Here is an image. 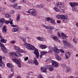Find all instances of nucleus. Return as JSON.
Segmentation results:
<instances>
[{
    "label": "nucleus",
    "mask_w": 78,
    "mask_h": 78,
    "mask_svg": "<svg viewBox=\"0 0 78 78\" xmlns=\"http://www.w3.org/2000/svg\"><path fill=\"white\" fill-rule=\"evenodd\" d=\"M46 62H52V60H51V59L49 58L47 59L46 61Z\"/></svg>",
    "instance_id": "37"
},
{
    "label": "nucleus",
    "mask_w": 78,
    "mask_h": 78,
    "mask_svg": "<svg viewBox=\"0 0 78 78\" xmlns=\"http://www.w3.org/2000/svg\"><path fill=\"white\" fill-rule=\"evenodd\" d=\"M5 16L6 18H9L11 17V15H10V14L9 13H6L5 14Z\"/></svg>",
    "instance_id": "30"
},
{
    "label": "nucleus",
    "mask_w": 78,
    "mask_h": 78,
    "mask_svg": "<svg viewBox=\"0 0 78 78\" xmlns=\"http://www.w3.org/2000/svg\"><path fill=\"white\" fill-rule=\"evenodd\" d=\"M4 53H8V50L6 49V48L5 47L3 48V50H2Z\"/></svg>",
    "instance_id": "32"
},
{
    "label": "nucleus",
    "mask_w": 78,
    "mask_h": 78,
    "mask_svg": "<svg viewBox=\"0 0 78 78\" xmlns=\"http://www.w3.org/2000/svg\"><path fill=\"white\" fill-rule=\"evenodd\" d=\"M52 18H50V17H47L45 19V20L46 21H48V22H49V21H51V20Z\"/></svg>",
    "instance_id": "34"
},
{
    "label": "nucleus",
    "mask_w": 78,
    "mask_h": 78,
    "mask_svg": "<svg viewBox=\"0 0 78 78\" xmlns=\"http://www.w3.org/2000/svg\"><path fill=\"white\" fill-rule=\"evenodd\" d=\"M60 12H63V10L62 9H60Z\"/></svg>",
    "instance_id": "64"
},
{
    "label": "nucleus",
    "mask_w": 78,
    "mask_h": 78,
    "mask_svg": "<svg viewBox=\"0 0 78 78\" xmlns=\"http://www.w3.org/2000/svg\"><path fill=\"white\" fill-rule=\"evenodd\" d=\"M13 75H14V74H11L10 75L9 77L10 78H11L12 76H13Z\"/></svg>",
    "instance_id": "55"
},
{
    "label": "nucleus",
    "mask_w": 78,
    "mask_h": 78,
    "mask_svg": "<svg viewBox=\"0 0 78 78\" xmlns=\"http://www.w3.org/2000/svg\"><path fill=\"white\" fill-rule=\"evenodd\" d=\"M51 24H53V25L56 24L55 21V20L53 19V18H52V19L51 20Z\"/></svg>",
    "instance_id": "31"
},
{
    "label": "nucleus",
    "mask_w": 78,
    "mask_h": 78,
    "mask_svg": "<svg viewBox=\"0 0 78 78\" xmlns=\"http://www.w3.org/2000/svg\"><path fill=\"white\" fill-rule=\"evenodd\" d=\"M7 66L10 69H13L14 68L13 65L11 63H7Z\"/></svg>",
    "instance_id": "23"
},
{
    "label": "nucleus",
    "mask_w": 78,
    "mask_h": 78,
    "mask_svg": "<svg viewBox=\"0 0 78 78\" xmlns=\"http://www.w3.org/2000/svg\"><path fill=\"white\" fill-rule=\"evenodd\" d=\"M2 56H0V66L2 68H4L5 67V64L2 61Z\"/></svg>",
    "instance_id": "9"
},
{
    "label": "nucleus",
    "mask_w": 78,
    "mask_h": 78,
    "mask_svg": "<svg viewBox=\"0 0 78 78\" xmlns=\"http://www.w3.org/2000/svg\"><path fill=\"white\" fill-rule=\"evenodd\" d=\"M54 9L56 11V12H59V9L58 8H56V7H54Z\"/></svg>",
    "instance_id": "43"
},
{
    "label": "nucleus",
    "mask_w": 78,
    "mask_h": 78,
    "mask_svg": "<svg viewBox=\"0 0 78 78\" xmlns=\"http://www.w3.org/2000/svg\"><path fill=\"white\" fill-rule=\"evenodd\" d=\"M12 30L13 32H17V28H13L12 29Z\"/></svg>",
    "instance_id": "35"
},
{
    "label": "nucleus",
    "mask_w": 78,
    "mask_h": 78,
    "mask_svg": "<svg viewBox=\"0 0 78 78\" xmlns=\"http://www.w3.org/2000/svg\"><path fill=\"white\" fill-rule=\"evenodd\" d=\"M60 52H61L62 53H65L64 51V50H63V49L60 50Z\"/></svg>",
    "instance_id": "48"
},
{
    "label": "nucleus",
    "mask_w": 78,
    "mask_h": 78,
    "mask_svg": "<svg viewBox=\"0 0 78 78\" xmlns=\"http://www.w3.org/2000/svg\"><path fill=\"white\" fill-rule=\"evenodd\" d=\"M61 34L62 36L63 39H65L66 38H68L69 36H67V35L65 34L64 33H61Z\"/></svg>",
    "instance_id": "20"
},
{
    "label": "nucleus",
    "mask_w": 78,
    "mask_h": 78,
    "mask_svg": "<svg viewBox=\"0 0 78 78\" xmlns=\"http://www.w3.org/2000/svg\"><path fill=\"white\" fill-rule=\"evenodd\" d=\"M39 47L41 48V49H45L46 48V47H47L46 45L43 44L40 45Z\"/></svg>",
    "instance_id": "25"
},
{
    "label": "nucleus",
    "mask_w": 78,
    "mask_h": 78,
    "mask_svg": "<svg viewBox=\"0 0 78 78\" xmlns=\"http://www.w3.org/2000/svg\"><path fill=\"white\" fill-rule=\"evenodd\" d=\"M54 49V51L55 52V53H59L60 51V50L56 48V47H55Z\"/></svg>",
    "instance_id": "27"
},
{
    "label": "nucleus",
    "mask_w": 78,
    "mask_h": 78,
    "mask_svg": "<svg viewBox=\"0 0 78 78\" xmlns=\"http://www.w3.org/2000/svg\"><path fill=\"white\" fill-rule=\"evenodd\" d=\"M20 14H18L16 17L17 18L16 19V21L17 22H19L20 21Z\"/></svg>",
    "instance_id": "28"
},
{
    "label": "nucleus",
    "mask_w": 78,
    "mask_h": 78,
    "mask_svg": "<svg viewBox=\"0 0 78 78\" xmlns=\"http://www.w3.org/2000/svg\"><path fill=\"white\" fill-rule=\"evenodd\" d=\"M12 60L13 61L15 62H16L19 67H21V65H20V62L17 59L12 58Z\"/></svg>",
    "instance_id": "10"
},
{
    "label": "nucleus",
    "mask_w": 78,
    "mask_h": 78,
    "mask_svg": "<svg viewBox=\"0 0 78 78\" xmlns=\"http://www.w3.org/2000/svg\"><path fill=\"white\" fill-rule=\"evenodd\" d=\"M55 5L56 7L58 8H63L64 7V5L63 4V3L60 2H59L58 3L56 4Z\"/></svg>",
    "instance_id": "11"
},
{
    "label": "nucleus",
    "mask_w": 78,
    "mask_h": 78,
    "mask_svg": "<svg viewBox=\"0 0 78 78\" xmlns=\"http://www.w3.org/2000/svg\"><path fill=\"white\" fill-rule=\"evenodd\" d=\"M56 41V42H58V43H59V42H60V40L58 39V38L57 39V40Z\"/></svg>",
    "instance_id": "59"
},
{
    "label": "nucleus",
    "mask_w": 78,
    "mask_h": 78,
    "mask_svg": "<svg viewBox=\"0 0 78 78\" xmlns=\"http://www.w3.org/2000/svg\"><path fill=\"white\" fill-rule=\"evenodd\" d=\"M36 39H37V40H39V41H45V39L43 38L40 37H38L36 38Z\"/></svg>",
    "instance_id": "24"
},
{
    "label": "nucleus",
    "mask_w": 78,
    "mask_h": 78,
    "mask_svg": "<svg viewBox=\"0 0 78 78\" xmlns=\"http://www.w3.org/2000/svg\"><path fill=\"white\" fill-rule=\"evenodd\" d=\"M11 26L12 27H16V28H17V31H19V33H20V32H21V31H22V30H21V29L19 28V26L17 25H11Z\"/></svg>",
    "instance_id": "15"
},
{
    "label": "nucleus",
    "mask_w": 78,
    "mask_h": 78,
    "mask_svg": "<svg viewBox=\"0 0 78 78\" xmlns=\"http://www.w3.org/2000/svg\"><path fill=\"white\" fill-rule=\"evenodd\" d=\"M53 38L54 39V41H55L58 39V37L55 36L53 37Z\"/></svg>",
    "instance_id": "42"
},
{
    "label": "nucleus",
    "mask_w": 78,
    "mask_h": 78,
    "mask_svg": "<svg viewBox=\"0 0 78 78\" xmlns=\"http://www.w3.org/2000/svg\"><path fill=\"white\" fill-rule=\"evenodd\" d=\"M57 23H61V21L60 20L57 21Z\"/></svg>",
    "instance_id": "61"
},
{
    "label": "nucleus",
    "mask_w": 78,
    "mask_h": 78,
    "mask_svg": "<svg viewBox=\"0 0 78 78\" xmlns=\"http://www.w3.org/2000/svg\"><path fill=\"white\" fill-rule=\"evenodd\" d=\"M44 6H45V5H44L42 4H40V5L39 8H43Z\"/></svg>",
    "instance_id": "40"
},
{
    "label": "nucleus",
    "mask_w": 78,
    "mask_h": 78,
    "mask_svg": "<svg viewBox=\"0 0 78 78\" xmlns=\"http://www.w3.org/2000/svg\"><path fill=\"white\" fill-rule=\"evenodd\" d=\"M44 28H45V29H48V26H45Z\"/></svg>",
    "instance_id": "62"
},
{
    "label": "nucleus",
    "mask_w": 78,
    "mask_h": 78,
    "mask_svg": "<svg viewBox=\"0 0 78 78\" xmlns=\"http://www.w3.org/2000/svg\"><path fill=\"white\" fill-rule=\"evenodd\" d=\"M58 36L59 37H61V34L59 33H58Z\"/></svg>",
    "instance_id": "58"
},
{
    "label": "nucleus",
    "mask_w": 78,
    "mask_h": 78,
    "mask_svg": "<svg viewBox=\"0 0 78 78\" xmlns=\"http://www.w3.org/2000/svg\"><path fill=\"white\" fill-rule=\"evenodd\" d=\"M9 21H5V23L6 24H8L10 23V25H13V23H12V21H13V20L10 18L9 19Z\"/></svg>",
    "instance_id": "18"
},
{
    "label": "nucleus",
    "mask_w": 78,
    "mask_h": 78,
    "mask_svg": "<svg viewBox=\"0 0 78 78\" xmlns=\"http://www.w3.org/2000/svg\"><path fill=\"white\" fill-rule=\"evenodd\" d=\"M63 44L65 47H69V48H71V45L70 44L69 42H67V40H63Z\"/></svg>",
    "instance_id": "6"
},
{
    "label": "nucleus",
    "mask_w": 78,
    "mask_h": 78,
    "mask_svg": "<svg viewBox=\"0 0 78 78\" xmlns=\"http://www.w3.org/2000/svg\"><path fill=\"white\" fill-rule=\"evenodd\" d=\"M52 30L49 28L48 29L47 32L49 34H52Z\"/></svg>",
    "instance_id": "36"
},
{
    "label": "nucleus",
    "mask_w": 78,
    "mask_h": 78,
    "mask_svg": "<svg viewBox=\"0 0 78 78\" xmlns=\"http://www.w3.org/2000/svg\"><path fill=\"white\" fill-rule=\"evenodd\" d=\"M63 21L65 22V23H68V22H69V20L68 19V16H67L64 19Z\"/></svg>",
    "instance_id": "26"
},
{
    "label": "nucleus",
    "mask_w": 78,
    "mask_h": 78,
    "mask_svg": "<svg viewBox=\"0 0 78 78\" xmlns=\"http://www.w3.org/2000/svg\"><path fill=\"white\" fill-rule=\"evenodd\" d=\"M67 16H68L67 15H58L56 17L57 19H66V18L67 17Z\"/></svg>",
    "instance_id": "8"
},
{
    "label": "nucleus",
    "mask_w": 78,
    "mask_h": 78,
    "mask_svg": "<svg viewBox=\"0 0 78 78\" xmlns=\"http://www.w3.org/2000/svg\"><path fill=\"white\" fill-rule=\"evenodd\" d=\"M26 30L27 31L29 30V28L28 27H27L26 28Z\"/></svg>",
    "instance_id": "63"
},
{
    "label": "nucleus",
    "mask_w": 78,
    "mask_h": 78,
    "mask_svg": "<svg viewBox=\"0 0 78 78\" xmlns=\"http://www.w3.org/2000/svg\"><path fill=\"white\" fill-rule=\"evenodd\" d=\"M28 59V57H27L24 58L25 61H27Z\"/></svg>",
    "instance_id": "53"
},
{
    "label": "nucleus",
    "mask_w": 78,
    "mask_h": 78,
    "mask_svg": "<svg viewBox=\"0 0 78 78\" xmlns=\"http://www.w3.org/2000/svg\"><path fill=\"white\" fill-rule=\"evenodd\" d=\"M47 52L43 51H41L40 53V58H42L43 55H44L45 54H47Z\"/></svg>",
    "instance_id": "22"
},
{
    "label": "nucleus",
    "mask_w": 78,
    "mask_h": 78,
    "mask_svg": "<svg viewBox=\"0 0 78 78\" xmlns=\"http://www.w3.org/2000/svg\"><path fill=\"white\" fill-rule=\"evenodd\" d=\"M48 52L50 53V54H51V53H52V50H51L49 51Z\"/></svg>",
    "instance_id": "54"
},
{
    "label": "nucleus",
    "mask_w": 78,
    "mask_h": 78,
    "mask_svg": "<svg viewBox=\"0 0 78 78\" xmlns=\"http://www.w3.org/2000/svg\"><path fill=\"white\" fill-rule=\"evenodd\" d=\"M34 52V54H35L36 56L37 57V58H39V53L37 49H35Z\"/></svg>",
    "instance_id": "14"
},
{
    "label": "nucleus",
    "mask_w": 78,
    "mask_h": 78,
    "mask_svg": "<svg viewBox=\"0 0 78 78\" xmlns=\"http://www.w3.org/2000/svg\"><path fill=\"white\" fill-rule=\"evenodd\" d=\"M1 40H0V42H2V43H6V42L7 40H6L3 38V37H0Z\"/></svg>",
    "instance_id": "21"
},
{
    "label": "nucleus",
    "mask_w": 78,
    "mask_h": 78,
    "mask_svg": "<svg viewBox=\"0 0 78 78\" xmlns=\"http://www.w3.org/2000/svg\"><path fill=\"white\" fill-rule=\"evenodd\" d=\"M6 22L5 20L3 18H2L0 20V27L3 26V23Z\"/></svg>",
    "instance_id": "13"
},
{
    "label": "nucleus",
    "mask_w": 78,
    "mask_h": 78,
    "mask_svg": "<svg viewBox=\"0 0 78 78\" xmlns=\"http://www.w3.org/2000/svg\"><path fill=\"white\" fill-rule=\"evenodd\" d=\"M15 49L16 50H18V51L14 53H10L11 56L12 57H15V58H16L17 57V56L18 57H19V56H22V55L20 54V53H25V51L20 49L18 47L15 46Z\"/></svg>",
    "instance_id": "1"
},
{
    "label": "nucleus",
    "mask_w": 78,
    "mask_h": 78,
    "mask_svg": "<svg viewBox=\"0 0 78 78\" xmlns=\"http://www.w3.org/2000/svg\"><path fill=\"white\" fill-rule=\"evenodd\" d=\"M61 66L64 69H66L65 73H67L69 72H70L72 71V69H70V68L68 66H67V65L66 64H61Z\"/></svg>",
    "instance_id": "5"
},
{
    "label": "nucleus",
    "mask_w": 78,
    "mask_h": 78,
    "mask_svg": "<svg viewBox=\"0 0 78 78\" xmlns=\"http://www.w3.org/2000/svg\"><path fill=\"white\" fill-rule=\"evenodd\" d=\"M0 47H2L1 48L2 50H3L4 48H5V47L3 44L1 42H0Z\"/></svg>",
    "instance_id": "33"
},
{
    "label": "nucleus",
    "mask_w": 78,
    "mask_h": 78,
    "mask_svg": "<svg viewBox=\"0 0 78 78\" xmlns=\"http://www.w3.org/2000/svg\"><path fill=\"white\" fill-rule=\"evenodd\" d=\"M33 63H34L36 66H38V64H39V62L37 61V59H34V61H33Z\"/></svg>",
    "instance_id": "29"
},
{
    "label": "nucleus",
    "mask_w": 78,
    "mask_h": 78,
    "mask_svg": "<svg viewBox=\"0 0 78 78\" xmlns=\"http://www.w3.org/2000/svg\"><path fill=\"white\" fill-rule=\"evenodd\" d=\"M26 12L30 14L33 16H37V12L36 10L34 9H29Z\"/></svg>",
    "instance_id": "3"
},
{
    "label": "nucleus",
    "mask_w": 78,
    "mask_h": 78,
    "mask_svg": "<svg viewBox=\"0 0 78 78\" xmlns=\"http://www.w3.org/2000/svg\"><path fill=\"white\" fill-rule=\"evenodd\" d=\"M22 3H26V0H21Z\"/></svg>",
    "instance_id": "51"
},
{
    "label": "nucleus",
    "mask_w": 78,
    "mask_h": 78,
    "mask_svg": "<svg viewBox=\"0 0 78 78\" xmlns=\"http://www.w3.org/2000/svg\"><path fill=\"white\" fill-rule=\"evenodd\" d=\"M28 63H31V64H33V61L31 60H28Z\"/></svg>",
    "instance_id": "41"
},
{
    "label": "nucleus",
    "mask_w": 78,
    "mask_h": 78,
    "mask_svg": "<svg viewBox=\"0 0 78 78\" xmlns=\"http://www.w3.org/2000/svg\"><path fill=\"white\" fill-rule=\"evenodd\" d=\"M14 12H15V11H14V10H11L10 11V13H11V14H14Z\"/></svg>",
    "instance_id": "49"
},
{
    "label": "nucleus",
    "mask_w": 78,
    "mask_h": 78,
    "mask_svg": "<svg viewBox=\"0 0 78 78\" xmlns=\"http://www.w3.org/2000/svg\"><path fill=\"white\" fill-rule=\"evenodd\" d=\"M23 42H24L25 43V42H26V39L24 38H23Z\"/></svg>",
    "instance_id": "56"
},
{
    "label": "nucleus",
    "mask_w": 78,
    "mask_h": 78,
    "mask_svg": "<svg viewBox=\"0 0 78 78\" xmlns=\"http://www.w3.org/2000/svg\"><path fill=\"white\" fill-rule=\"evenodd\" d=\"M58 66L59 64H58V63L57 62H56L54 65V67L57 68L58 67Z\"/></svg>",
    "instance_id": "38"
},
{
    "label": "nucleus",
    "mask_w": 78,
    "mask_h": 78,
    "mask_svg": "<svg viewBox=\"0 0 78 78\" xmlns=\"http://www.w3.org/2000/svg\"><path fill=\"white\" fill-rule=\"evenodd\" d=\"M58 31V29H55L54 30L55 32H57Z\"/></svg>",
    "instance_id": "60"
},
{
    "label": "nucleus",
    "mask_w": 78,
    "mask_h": 78,
    "mask_svg": "<svg viewBox=\"0 0 78 78\" xmlns=\"http://www.w3.org/2000/svg\"><path fill=\"white\" fill-rule=\"evenodd\" d=\"M65 55L66 56V59H69V57L70 56V52H66L65 53Z\"/></svg>",
    "instance_id": "16"
},
{
    "label": "nucleus",
    "mask_w": 78,
    "mask_h": 78,
    "mask_svg": "<svg viewBox=\"0 0 78 78\" xmlns=\"http://www.w3.org/2000/svg\"><path fill=\"white\" fill-rule=\"evenodd\" d=\"M16 0H10V2H12V3H14V2H15L16 1Z\"/></svg>",
    "instance_id": "52"
},
{
    "label": "nucleus",
    "mask_w": 78,
    "mask_h": 78,
    "mask_svg": "<svg viewBox=\"0 0 78 78\" xmlns=\"http://www.w3.org/2000/svg\"><path fill=\"white\" fill-rule=\"evenodd\" d=\"M36 49V48H35L34 46L32 45V47H31V50H35Z\"/></svg>",
    "instance_id": "39"
},
{
    "label": "nucleus",
    "mask_w": 78,
    "mask_h": 78,
    "mask_svg": "<svg viewBox=\"0 0 78 78\" xmlns=\"http://www.w3.org/2000/svg\"><path fill=\"white\" fill-rule=\"evenodd\" d=\"M69 5L71 7H72V9L73 11H76V7L75 6H76L78 5V3L70 2H69Z\"/></svg>",
    "instance_id": "4"
},
{
    "label": "nucleus",
    "mask_w": 78,
    "mask_h": 78,
    "mask_svg": "<svg viewBox=\"0 0 78 78\" xmlns=\"http://www.w3.org/2000/svg\"><path fill=\"white\" fill-rule=\"evenodd\" d=\"M17 4L16 2H15L12 5L13 8H15L16 10H18V9H22V7L20 5H17Z\"/></svg>",
    "instance_id": "7"
},
{
    "label": "nucleus",
    "mask_w": 78,
    "mask_h": 78,
    "mask_svg": "<svg viewBox=\"0 0 78 78\" xmlns=\"http://www.w3.org/2000/svg\"><path fill=\"white\" fill-rule=\"evenodd\" d=\"M48 28H49L50 30H54L55 29V28L53 27H48Z\"/></svg>",
    "instance_id": "45"
},
{
    "label": "nucleus",
    "mask_w": 78,
    "mask_h": 78,
    "mask_svg": "<svg viewBox=\"0 0 78 78\" xmlns=\"http://www.w3.org/2000/svg\"><path fill=\"white\" fill-rule=\"evenodd\" d=\"M3 9H4V7H0V12H1V11H3Z\"/></svg>",
    "instance_id": "46"
},
{
    "label": "nucleus",
    "mask_w": 78,
    "mask_h": 78,
    "mask_svg": "<svg viewBox=\"0 0 78 78\" xmlns=\"http://www.w3.org/2000/svg\"><path fill=\"white\" fill-rule=\"evenodd\" d=\"M11 43L12 44H15L16 41H11Z\"/></svg>",
    "instance_id": "57"
},
{
    "label": "nucleus",
    "mask_w": 78,
    "mask_h": 78,
    "mask_svg": "<svg viewBox=\"0 0 78 78\" xmlns=\"http://www.w3.org/2000/svg\"><path fill=\"white\" fill-rule=\"evenodd\" d=\"M38 78H44V77H43L42 75H40L38 76Z\"/></svg>",
    "instance_id": "47"
},
{
    "label": "nucleus",
    "mask_w": 78,
    "mask_h": 78,
    "mask_svg": "<svg viewBox=\"0 0 78 78\" xmlns=\"http://www.w3.org/2000/svg\"><path fill=\"white\" fill-rule=\"evenodd\" d=\"M49 69L50 71H52L54 70L53 67L52 65H46V68H43L41 67V70L42 72H44V73H47V69Z\"/></svg>",
    "instance_id": "2"
},
{
    "label": "nucleus",
    "mask_w": 78,
    "mask_h": 78,
    "mask_svg": "<svg viewBox=\"0 0 78 78\" xmlns=\"http://www.w3.org/2000/svg\"><path fill=\"white\" fill-rule=\"evenodd\" d=\"M2 30L3 33H4V34H6V31H7V30L6 29V26H4L3 27H2Z\"/></svg>",
    "instance_id": "19"
},
{
    "label": "nucleus",
    "mask_w": 78,
    "mask_h": 78,
    "mask_svg": "<svg viewBox=\"0 0 78 78\" xmlns=\"http://www.w3.org/2000/svg\"><path fill=\"white\" fill-rule=\"evenodd\" d=\"M24 45L25 47L26 48L28 49V50H31L32 45L31 44L28 43H25Z\"/></svg>",
    "instance_id": "12"
},
{
    "label": "nucleus",
    "mask_w": 78,
    "mask_h": 78,
    "mask_svg": "<svg viewBox=\"0 0 78 78\" xmlns=\"http://www.w3.org/2000/svg\"><path fill=\"white\" fill-rule=\"evenodd\" d=\"M55 56L57 60H58V61H61V59H62V58H61V57L59 56L58 54L55 53Z\"/></svg>",
    "instance_id": "17"
},
{
    "label": "nucleus",
    "mask_w": 78,
    "mask_h": 78,
    "mask_svg": "<svg viewBox=\"0 0 78 78\" xmlns=\"http://www.w3.org/2000/svg\"><path fill=\"white\" fill-rule=\"evenodd\" d=\"M73 42H74V43H75V44H77V42H76V41L75 40V39H73Z\"/></svg>",
    "instance_id": "50"
},
{
    "label": "nucleus",
    "mask_w": 78,
    "mask_h": 78,
    "mask_svg": "<svg viewBox=\"0 0 78 78\" xmlns=\"http://www.w3.org/2000/svg\"><path fill=\"white\" fill-rule=\"evenodd\" d=\"M56 62L55 61H53V60L52 61V65H53V66L55 65V64Z\"/></svg>",
    "instance_id": "44"
}]
</instances>
